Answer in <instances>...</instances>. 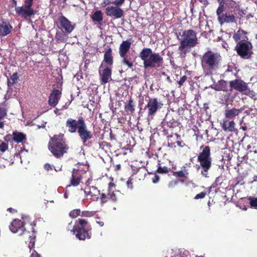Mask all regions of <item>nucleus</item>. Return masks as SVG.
I'll return each mask as SVG.
<instances>
[{
    "label": "nucleus",
    "instance_id": "f257e3e1",
    "mask_svg": "<svg viewBox=\"0 0 257 257\" xmlns=\"http://www.w3.org/2000/svg\"><path fill=\"white\" fill-rule=\"evenodd\" d=\"M228 0H217L219 6L216 13L217 21L220 25L226 24H236L245 15L239 5L235 1H231L226 4Z\"/></svg>",
    "mask_w": 257,
    "mask_h": 257
},
{
    "label": "nucleus",
    "instance_id": "f03ea898",
    "mask_svg": "<svg viewBox=\"0 0 257 257\" xmlns=\"http://www.w3.org/2000/svg\"><path fill=\"white\" fill-rule=\"evenodd\" d=\"M247 33L242 29H239L233 34L232 38L236 43L234 50L237 55L243 59L251 58L253 53V45L249 40Z\"/></svg>",
    "mask_w": 257,
    "mask_h": 257
},
{
    "label": "nucleus",
    "instance_id": "7ed1b4c3",
    "mask_svg": "<svg viewBox=\"0 0 257 257\" xmlns=\"http://www.w3.org/2000/svg\"><path fill=\"white\" fill-rule=\"evenodd\" d=\"M66 126L68 131L71 134L77 132L78 136L82 142L85 145L88 142V146L92 143L89 141L93 138V133L87 128L86 123L83 117H80L77 120L69 118L66 121Z\"/></svg>",
    "mask_w": 257,
    "mask_h": 257
},
{
    "label": "nucleus",
    "instance_id": "20e7f679",
    "mask_svg": "<svg viewBox=\"0 0 257 257\" xmlns=\"http://www.w3.org/2000/svg\"><path fill=\"white\" fill-rule=\"evenodd\" d=\"M115 184L111 182L108 184L107 193H100V191L95 186H88L84 189V193L86 196L90 197L94 201L100 200L101 204H104L110 201L116 202L117 201L116 193L118 192L115 189Z\"/></svg>",
    "mask_w": 257,
    "mask_h": 257
},
{
    "label": "nucleus",
    "instance_id": "39448f33",
    "mask_svg": "<svg viewBox=\"0 0 257 257\" xmlns=\"http://www.w3.org/2000/svg\"><path fill=\"white\" fill-rule=\"evenodd\" d=\"M48 147L52 155L57 159L63 157L69 149L64 135L62 134L54 135L50 137Z\"/></svg>",
    "mask_w": 257,
    "mask_h": 257
},
{
    "label": "nucleus",
    "instance_id": "423d86ee",
    "mask_svg": "<svg viewBox=\"0 0 257 257\" xmlns=\"http://www.w3.org/2000/svg\"><path fill=\"white\" fill-rule=\"evenodd\" d=\"M221 61V56L219 53L208 50L202 55L201 64L204 72L211 74L219 68Z\"/></svg>",
    "mask_w": 257,
    "mask_h": 257
},
{
    "label": "nucleus",
    "instance_id": "0eeeda50",
    "mask_svg": "<svg viewBox=\"0 0 257 257\" xmlns=\"http://www.w3.org/2000/svg\"><path fill=\"white\" fill-rule=\"evenodd\" d=\"M139 57L143 61L145 68H160L163 64V58L159 53H153L151 48H145L142 49Z\"/></svg>",
    "mask_w": 257,
    "mask_h": 257
},
{
    "label": "nucleus",
    "instance_id": "6e6552de",
    "mask_svg": "<svg viewBox=\"0 0 257 257\" xmlns=\"http://www.w3.org/2000/svg\"><path fill=\"white\" fill-rule=\"evenodd\" d=\"M200 152L197 156V162L199 163L201 168V174L202 176L208 177V171L212 166V159L211 149L208 146L202 145L199 148Z\"/></svg>",
    "mask_w": 257,
    "mask_h": 257
},
{
    "label": "nucleus",
    "instance_id": "1a4fd4ad",
    "mask_svg": "<svg viewBox=\"0 0 257 257\" xmlns=\"http://www.w3.org/2000/svg\"><path fill=\"white\" fill-rule=\"evenodd\" d=\"M181 36L183 38L180 41L178 50L180 55L185 56L187 53L190 52L191 48L198 44L197 34L193 30H188L184 31Z\"/></svg>",
    "mask_w": 257,
    "mask_h": 257
},
{
    "label": "nucleus",
    "instance_id": "9d476101",
    "mask_svg": "<svg viewBox=\"0 0 257 257\" xmlns=\"http://www.w3.org/2000/svg\"><path fill=\"white\" fill-rule=\"evenodd\" d=\"M92 227L88 221L85 219H78L73 226L72 231L79 240L90 239L92 236Z\"/></svg>",
    "mask_w": 257,
    "mask_h": 257
},
{
    "label": "nucleus",
    "instance_id": "9b49d317",
    "mask_svg": "<svg viewBox=\"0 0 257 257\" xmlns=\"http://www.w3.org/2000/svg\"><path fill=\"white\" fill-rule=\"evenodd\" d=\"M17 14L22 18L27 19L31 18L36 14V11L32 8L34 0H25L24 5L21 7H16L17 1L13 0Z\"/></svg>",
    "mask_w": 257,
    "mask_h": 257
},
{
    "label": "nucleus",
    "instance_id": "f8f14e48",
    "mask_svg": "<svg viewBox=\"0 0 257 257\" xmlns=\"http://www.w3.org/2000/svg\"><path fill=\"white\" fill-rule=\"evenodd\" d=\"M132 43L131 40L123 41L119 47V54L122 58L121 63L132 68L134 66V60L131 57L126 55L128 52Z\"/></svg>",
    "mask_w": 257,
    "mask_h": 257
},
{
    "label": "nucleus",
    "instance_id": "ddd939ff",
    "mask_svg": "<svg viewBox=\"0 0 257 257\" xmlns=\"http://www.w3.org/2000/svg\"><path fill=\"white\" fill-rule=\"evenodd\" d=\"M163 105L162 102L159 101L157 98H150L144 108L147 110L148 117L153 118L157 111L162 108Z\"/></svg>",
    "mask_w": 257,
    "mask_h": 257
},
{
    "label": "nucleus",
    "instance_id": "4468645a",
    "mask_svg": "<svg viewBox=\"0 0 257 257\" xmlns=\"http://www.w3.org/2000/svg\"><path fill=\"white\" fill-rule=\"evenodd\" d=\"M31 225H33L31 228V231L27 230L25 228L23 231V234L19 235L22 236L23 239L25 241V242L29 243L28 247L30 250L35 247L36 237V230L34 227L36 225V223L33 222V224Z\"/></svg>",
    "mask_w": 257,
    "mask_h": 257
},
{
    "label": "nucleus",
    "instance_id": "2eb2a0df",
    "mask_svg": "<svg viewBox=\"0 0 257 257\" xmlns=\"http://www.w3.org/2000/svg\"><path fill=\"white\" fill-rule=\"evenodd\" d=\"M58 28L62 31H64L67 34H70L74 30V27L71 22L65 16L62 15L58 19Z\"/></svg>",
    "mask_w": 257,
    "mask_h": 257
},
{
    "label": "nucleus",
    "instance_id": "dca6fc26",
    "mask_svg": "<svg viewBox=\"0 0 257 257\" xmlns=\"http://www.w3.org/2000/svg\"><path fill=\"white\" fill-rule=\"evenodd\" d=\"M230 90H235L243 93L247 90L248 84L241 79H235L229 82Z\"/></svg>",
    "mask_w": 257,
    "mask_h": 257
},
{
    "label": "nucleus",
    "instance_id": "f3484780",
    "mask_svg": "<svg viewBox=\"0 0 257 257\" xmlns=\"http://www.w3.org/2000/svg\"><path fill=\"white\" fill-rule=\"evenodd\" d=\"M25 225V222L22 220L15 219L9 225V228L13 233L20 235L23 234L24 230L26 228Z\"/></svg>",
    "mask_w": 257,
    "mask_h": 257
},
{
    "label": "nucleus",
    "instance_id": "a211bd4d",
    "mask_svg": "<svg viewBox=\"0 0 257 257\" xmlns=\"http://www.w3.org/2000/svg\"><path fill=\"white\" fill-rule=\"evenodd\" d=\"M105 14L109 17H114L115 19L121 18L123 15V10L118 7H107L105 9Z\"/></svg>",
    "mask_w": 257,
    "mask_h": 257
},
{
    "label": "nucleus",
    "instance_id": "6ab92c4d",
    "mask_svg": "<svg viewBox=\"0 0 257 257\" xmlns=\"http://www.w3.org/2000/svg\"><path fill=\"white\" fill-rule=\"evenodd\" d=\"M83 173L79 169H74L72 171L71 177L70 179V186H77L82 179Z\"/></svg>",
    "mask_w": 257,
    "mask_h": 257
},
{
    "label": "nucleus",
    "instance_id": "aec40b11",
    "mask_svg": "<svg viewBox=\"0 0 257 257\" xmlns=\"http://www.w3.org/2000/svg\"><path fill=\"white\" fill-rule=\"evenodd\" d=\"M13 27L8 20L1 19L0 20V36H6L12 31Z\"/></svg>",
    "mask_w": 257,
    "mask_h": 257
},
{
    "label": "nucleus",
    "instance_id": "412c9836",
    "mask_svg": "<svg viewBox=\"0 0 257 257\" xmlns=\"http://www.w3.org/2000/svg\"><path fill=\"white\" fill-rule=\"evenodd\" d=\"M62 92L59 89H53L49 96L48 103L52 107H55L58 104Z\"/></svg>",
    "mask_w": 257,
    "mask_h": 257
},
{
    "label": "nucleus",
    "instance_id": "4be33fe9",
    "mask_svg": "<svg viewBox=\"0 0 257 257\" xmlns=\"http://www.w3.org/2000/svg\"><path fill=\"white\" fill-rule=\"evenodd\" d=\"M235 124L233 120L228 121L225 119H223L222 121L220 123L222 129L225 132H234L235 131Z\"/></svg>",
    "mask_w": 257,
    "mask_h": 257
},
{
    "label": "nucleus",
    "instance_id": "5701e85b",
    "mask_svg": "<svg viewBox=\"0 0 257 257\" xmlns=\"http://www.w3.org/2000/svg\"><path fill=\"white\" fill-rule=\"evenodd\" d=\"M146 169L145 167H141L135 169H133V173L132 176L135 179L139 180H144L146 176Z\"/></svg>",
    "mask_w": 257,
    "mask_h": 257
},
{
    "label": "nucleus",
    "instance_id": "b1692460",
    "mask_svg": "<svg viewBox=\"0 0 257 257\" xmlns=\"http://www.w3.org/2000/svg\"><path fill=\"white\" fill-rule=\"evenodd\" d=\"M243 110V108L237 109L234 107L231 109H226L224 111V116L226 118L233 119L236 116L238 115Z\"/></svg>",
    "mask_w": 257,
    "mask_h": 257
},
{
    "label": "nucleus",
    "instance_id": "393cba45",
    "mask_svg": "<svg viewBox=\"0 0 257 257\" xmlns=\"http://www.w3.org/2000/svg\"><path fill=\"white\" fill-rule=\"evenodd\" d=\"M112 70L108 66L106 67L102 71L101 75V82L102 84H106L111 78Z\"/></svg>",
    "mask_w": 257,
    "mask_h": 257
},
{
    "label": "nucleus",
    "instance_id": "a878e982",
    "mask_svg": "<svg viewBox=\"0 0 257 257\" xmlns=\"http://www.w3.org/2000/svg\"><path fill=\"white\" fill-rule=\"evenodd\" d=\"M12 136H13V142L17 144L23 143V141L27 140L25 134L17 131L13 132Z\"/></svg>",
    "mask_w": 257,
    "mask_h": 257
},
{
    "label": "nucleus",
    "instance_id": "bb28decb",
    "mask_svg": "<svg viewBox=\"0 0 257 257\" xmlns=\"http://www.w3.org/2000/svg\"><path fill=\"white\" fill-rule=\"evenodd\" d=\"M112 50L109 48L104 53L103 61L108 66H112L113 63V58L112 55Z\"/></svg>",
    "mask_w": 257,
    "mask_h": 257
},
{
    "label": "nucleus",
    "instance_id": "cd10ccee",
    "mask_svg": "<svg viewBox=\"0 0 257 257\" xmlns=\"http://www.w3.org/2000/svg\"><path fill=\"white\" fill-rule=\"evenodd\" d=\"M124 109L126 112L133 113L135 111L134 100L131 97L130 99L124 102Z\"/></svg>",
    "mask_w": 257,
    "mask_h": 257
},
{
    "label": "nucleus",
    "instance_id": "c85d7f7f",
    "mask_svg": "<svg viewBox=\"0 0 257 257\" xmlns=\"http://www.w3.org/2000/svg\"><path fill=\"white\" fill-rule=\"evenodd\" d=\"M91 18L93 22H98L100 23L103 20V15L101 11H95L91 16Z\"/></svg>",
    "mask_w": 257,
    "mask_h": 257
},
{
    "label": "nucleus",
    "instance_id": "c756f323",
    "mask_svg": "<svg viewBox=\"0 0 257 257\" xmlns=\"http://www.w3.org/2000/svg\"><path fill=\"white\" fill-rule=\"evenodd\" d=\"M173 175L177 178H183L185 179L188 178V170L184 169L183 170H180L176 172H172Z\"/></svg>",
    "mask_w": 257,
    "mask_h": 257
},
{
    "label": "nucleus",
    "instance_id": "7c9ffc66",
    "mask_svg": "<svg viewBox=\"0 0 257 257\" xmlns=\"http://www.w3.org/2000/svg\"><path fill=\"white\" fill-rule=\"evenodd\" d=\"M227 81L221 79L218 82V84L216 86V90L217 91H225L227 90Z\"/></svg>",
    "mask_w": 257,
    "mask_h": 257
},
{
    "label": "nucleus",
    "instance_id": "2f4dec72",
    "mask_svg": "<svg viewBox=\"0 0 257 257\" xmlns=\"http://www.w3.org/2000/svg\"><path fill=\"white\" fill-rule=\"evenodd\" d=\"M162 127L163 128V133L165 135H168V133L167 130V127L170 128H174V122L167 121L166 120H164V121L162 122Z\"/></svg>",
    "mask_w": 257,
    "mask_h": 257
},
{
    "label": "nucleus",
    "instance_id": "473e14b6",
    "mask_svg": "<svg viewBox=\"0 0 257 257\" xmlns=\"http://www.w3.org/2000/svg\"><path fill=\"white\" fill-rule=\"evenodd\" d=\"M247 199L250 207L257 209V197L249 196Z\"/></svg>",
    "mask_w": 257,
    "mask_h": 257
},
{
    "label": "nucleus",
    "instance_id": "72a5a7b5",
    "mask_svg": "<svg viewBox=\"0 0 257 257\" xmlns=\"http://www.w3.org/2000/svg\"><path fill=\"white\" fill-rule=\"evenodd\" d=\"M18 73L17 72L16 73H14L11 76V80H12V81H10L9 79H8V85L9 86H12L14 84H15L17 81V80L18 79Z\"/></svg>",
    "mask_w": 257,
    "mask_h": 257
},
{
    "label": "nucleus",
    "instance_id": "f704fd0d",
    "mask_svg": "<svg viewBox=\"0 0 257 257\" xmlns=\"http://www.w3.org/2000/svg\"><path fill=\"white\" fill-rule=\"evenodd\" d=\"M80 215H81V210L79 209L72 210L69 213V216L72 218H76Z\"/></svg>",
    "mask_w": 257,
    "mask_h": 257
},
{
    "label": "nucleus",
    "instance_id": "c9c22d12",
    "mask_svg": "<svg viewBox=\"0 0 257 257\" xmlns=\"http://www.w3.org/2000/svg\"><path fill=\"white\" fill-rule=\"evenodd\" d=\"M170 170V169L167 167L159 166L157 168V172L158 173H160V174H166V173H168Z\"/></svg>",
    "mask_w": 257,
    "mask_h": 257
},
{
    "label": "nucleus",
    "instance_id": "e433bc0d",
    "mask_svg": "<svg viewBox=\"0 0 257 257\" xmlns=\"http://www.w3.org/2000/svg\"><path fill=\"white\" fill-rule=\"evenodd\" d=\"M180 181H181L182 183L184 182V180H181L176 179V180H171L168 183V187L170 188H173L175 187L176 185H177L178 184V183Z\"/></svg>",
    "mask_w": 257,
    "mask_h": 257
},
{
    "label": "nucleus",
    "instance_id": "4c0bfd02",
    "mask_svg": "<svg viewBox=\"0 0 257 257\" xmlns=\"http://www.w3.org/2000/svg\"><path fill=\"white\" fill-rule=\"evenodd\" d=\"M175 135L177 139V141H176V144H177V146L181 148L185 147L186 145L183 141L181 140L180 136L177 134H175Z\"/></svg>",
    "mask_w": 257,
    "mask_h": 257
},
{
    "label": "nucleus",
    "instance_id": "58836bf2",
    "mask_svg": "<svg viewBox=\"0 0 257 257\" xmlns=\"http://www.w3.org/2000/svg\"><path fill=\"white\" fill-rule=\"evenodd\" d=\"M95 215L94 211H81V216L86 217H91Z\"/></svg>",
    "mask_w": 257,
    "mask_h": 257
},
{
    "label": "nucleus",
    "instance_id": "ea45409f",
    "mask_svg": "<svg viewBox=\"0 0 257 257\" xmlns=\"http://www.w3.org/2000/svg\"><path fill=\"white\" fill-rule=\"evenodd\" d=\"M243 93L251 98H253L255 97V92L253 90H250L248 87V86L247 87V90L244 91Z\"/></svg>",
    "mask_w": 257,
    "mask_h": 257
},
{
    "label": "nucleus",
    "instance_id": "a19ab883",
    "mask_svg": "<svg viewBox=\"0 0 257 257\" xmlns=\"http://www.w3.org/2000/svg\"><path fill=\"white\" fill-rule=\"evenodd\" d=\"M234 186L238 185H242L244 184L243 178L242 176H238L235 178Z\"/></svg>",
    "mask_w": 257,
    "mask_h": 257
},
{
    "label": "nucleus",
    "instance_id": "79ce46f5",
    "mask_svg": "<svg viewBox=\"0 0 257 257\" xmlns=\"http://www.w3.org/2000/svg\"><path fill=\"white\" fill-rule=\"evenodd\" d=\"M7 115V109L5 107H0V120Z\"/></svg>",
    "mask_w": 257,
    "mask_h": 257
},
{
    "label": "nucleus",
    "instance_id": "37998d69",
    "mask_svg": "<svg viewBox=\"0 0 257 257\" xmlns=\"http://www.w3.org/2000/svg\"><path fill=\"white\" fill-rule=\"evenodd\" d=\"M8 144L3 142L0 144V151L2 153L5 152L8 149Z\"/></svg>",
    "mask_w": 257,
    "mask_h": 257
},
{
    "label": "nucleus",
    "instance_id": "c03bdc74",
    "mask_svg": "<svg viewBox=\"0 0 257 257\" xmlns=\"http://www.w3.org/2000/svg\"><path fill=\"white\" fill-rule=\"evenodd\" d=\"M135 180V179L133 178L132 176H131L129 179H128L126 185L128 188L133 189V180Z\"/></svg>",
    "mask_w": 257,
    "mask_h": 257
},
{
    "label": "nucleus",
    "instance_id": "a18cd8bd",
    "mask_svg": "<svg viewBox=\"0 0 257 257\" xmlns=\"http://www.w3.org/2000/svg\"><path fill=\"white\" fill-rule=\"evenodd\" d=\"M4 141L7 143L12 142L13 141V136L8 134L4 138Z\"/></svg>",
    "mask_w": 257,
    "mask_h": 257
},
{
    "label": "nucleus",
    "instance_id": "49530a36",
    "mask_svg": "<svg viewBox=\"0 0 257 257\" xmlns=\"http://www.w3.org/2000/svg\"><path fill=\"white\" fill-rule=\"evenodd\" d=\"M206 195V193L205 192H201L199 194H197L195 197V199H199L204 198Z\"/></svg>",
    "mask_w": 257,
    "mask_h": 257
},
{
    "label": "nucleus",
    "instance_id": "de8ad7c7",
    "mask_svg": "<svg viewBox=\"0 0 257 257\" xmlns=\"http://www.w3.org/2000/svg\"><path fill=\"white\" fill-rule=\"evenodd\" d=\"M187 77L186 75H184L181 77L180 80L178 82L179 87L182 86L183 83L186 81Z\"/></svg>",
    "mask_w": 257,
    "mask_h": 257
},
{
    "label": "nucleus",
    "instance_id": "09e8293b",
    "mask_svg": "<svg viewBox=\"0 0 257 257\" xmlns=\"http://www.w3.org/2000/svg\"><path fill=\"white\" fill-rule=\"evenodd\" d=\"M55 39L57 40L62 41L63 40V36L61 32H57L55 35Z\"/></svg>",
    "mask_w": 257,
    "mask_h": 257
},
{
    "label": "nucleus",
    "instance_id": "8fccbe9b",
    "mask_svg": "<svg viewBox=\"0 0 257 257\" xmlns=\"http://www.w3.org/2000/svg\"><path fill=\"white\" fill-rule=\"evenodd\" d=\"M125 0H116L112 2V4L115 5L117 7L121 6L124 3Z\"/></svg>",
    "mask_w": 257,
    "mask_h": 257
},
{
    "label": "nucleus",
    "instance_id": "3c124183",
    "mask_svg": "<svg viewBox=\"0 0 257 257\" xmlns=\"http://www.w3.org/2000/svg\"><path fill=\"white\" fill-rule=\"evenodd\" d=\"M96 222L100 226L104 225V222L100 217L97 216L96 217Z\"/></svg>",
    "mask_w": 257,
    "mask_h": 257
},
{
    "label": "nucleus",
    "instance_id": "603ef678",
    "mask_svg": "<svg viewBox=\"0 0 257 257\" xmlns=\"http://www.w3.org/2000/svg\"><path fill=\"white\" fill-rule=\"evenodd\" d=\"M248 154L250 156H254V155L257 154V148H255V147H253L251 150L249 151Z\"/></svg>",
    "mask_w": 257,
    "mask_h": 257
},
{
    "label": "nucleus",
    "instance_id": "864d4df0",
    "mask_svg": "<svg viewBox=\"0 0 257 257\" xmlns=\"http://www.w3.org/2000/svg\"><path fill=\"white\" fill-rule=\"evenodd\" d=\"M172 137H173V135H169L167 137L168 141V147H171V148L175 147L174 143H173L172 142H170V138H171Z\"/></svg>",
    "mask_w": 257,
    "mask_h": 257
},
{
    "label": "nucleus",
    "instance_id": "5fc2aeb1",
    "mask_svg": "<svg viewBox=\"0 0 257 257\" xmlns=\"http://www.w3.org/2000/svg\"><path fill=\"white\" fill-rule=\"evenodd\" d=\"M30 257H41L40 254L38 253L36 250H33Z\"/></svg>",
    "mask_w": 257,
    "mask_h": 257
},
{
    "label": "nucleus",
    "instance_id": "6e6d98bb",
    "mask_svg": "<svg viewBox=\"0 0 257 257\" xmlns=\"http://www.w3.org/2000/svg\"><path fill=\"white\" fill-rule=\"evenodd\" d=\"M160 180V177L157 175H155L152 178V181L154 183H158Z\"/></svg>",
    "mask_w": 257,
    "mask_h": 257
},
{
    "label": "nucleus",
    "instance_id": "4d7b16f0",
    "mask_svg": "<svg viewBox=\"0 0 257 257\" xmlns=\"http://www.w3.org/2000/svg\"><path fill=\"white\" fill-rule=\"evenodd\" d=\"M44 169L47 171L52 170V167L50 164L46 163L44 165Z\"/></svg>",
    "mask_w": 257,
    "mask_h": 257
},
{
    "label": "nucleus",
    "instance_id": "13d9d810",
    "mask_svg": "<svg viewBox=\"0 0 257 257\" xmlns=\"http://www.w3.org/2000/svg\"><path fill=\"white\" fill-rule=\"evenodd\" d=\"M110 4H112V2H110L109 0H106V1H104L103 2V3H102V6L103 7H104Z\"/></svg>",
    "mask_w": 257,
    "mask_h": 257
},
{
    "label": "nucleus",
    "instance_id": "bf43d9fd",
    "mask_svg": "<svg viewBox=\"0 0 257 257\" xmlns=\"http://www.w3.org/2000/svg\"><path fill=\"white\" fill-rule=\"evenodd\" d=\"M7 211L13 214L17 212V210L16 209H14L12 207L8 208L7 209Z\"/></svg>",
    "mask_w": 257,
    "mask_h": 257
},
{
    "label": "nucleus",
    "instance_id": "052dcab7",
    "mask_svg": "<svg viewBox=\"0 0 257 257\" xmlns=\"http://www.w3.org/2000/svg\"><path fill=\"white\" fill-rule=\"evenodd\" d=\"M250 157L251 158L253 161L257 162V154Z\"/></svg>",
    "mask_w": 257,
    "mask_h": 257
},
{
    "label": "nucleus",
    "instance_id": "680f3d73",
    "mask_svg": "<svg viewBox=\"0 0 257 257\" xmlns=\"http://www.w3.org/2000/svg\"><path fill=\"white\" fill-rule=\"evenodd\" d=\"M240 129L242 130L243 131H245L247 130V127L246 125L241 126L240 127Z\"/></svg>",
    "mask_w": 257,
    "mask_h": 257
},
{
    "label": "nucleus",
    "instance_id": "e2e57ef3",
    "mask_svg": "<svg viewBox=\"0 0 257 257\" xmlns=\"http://www.w3.org/2000/svg\"><path fill=\"white\" fill-rule=\"evenodd\" d=\"M4 122L3 121H0V128H4Z\"/></svg>",
    "mask_w": 257,
    "mask_h": 257
},
{
    "label": "nucleus",
    "instance_id": "0e129e2a",
    "mask_svg": "<svg viewBox=\"0 0 257 257\" xmlns=\"http://www.w3.org/2000/svg\"><path fill=\"white\" fill-rule=\"evenodd\" d=\"M253 181H257V175L254 176Z\"/></svg>",
    "mask_w": 257,
    "mask_h": 257
},
{
    "label": "nucleus",
    "instance_id": "69168bd1",
    "mask_svg": "<svg viewBox=\"0 0 257 257\" xmlns=\"http://www.w3.org/2000/svg\"><path fill=\"white\" fill-rule=\"evenodd\" d=\"M251 146H250V145H248V146H247V150H249V149H251Z\"/></svg>",
    "mask_w": 257,
    "mask_h": 257
},
{
    "label": "nucleus",
    "instance_id": "338daca9",
    "mask_svg": "<svg viewBox=\"0 0 257 257\" xmlns=\"http://www.w3.org/2000/svg\"><path fill=\"white\" fill-rule=\"evenodd\" d=\"M255 38L257 40V33L255 35Z\"/></svg>",
    "mask_w": 257,
    "mask_h": 257
},
{
    "label": "nucleus",
    "instance_id": "774afa93",
    "mask_svg": "<svg viewBox=\"0 0 257 257\" xmlns=\"http://www.w3.org/2000/svg\"><path fill=\"white\" fill-rule=\"evenodd\" d=\"M195 257H204L203 256H198V255H196Z\"/></svg>",
    "mask_w": 257,
    "mask_h": 257
}]
</instances>
